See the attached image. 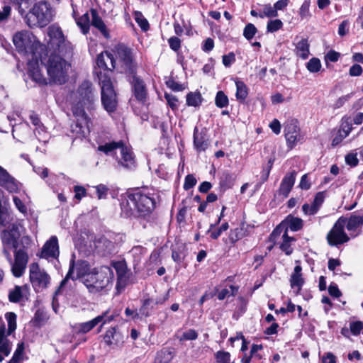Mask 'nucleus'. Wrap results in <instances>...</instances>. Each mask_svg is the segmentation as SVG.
Returning a JSON list of instances; mask_svg holds the SVG:
<instances>
[{"instance_id": "obj_1", "label": "nucleus", "mask_w": 363, "mask_h": 363, "mask_svg": "<svg viewBox=\"0 0 363 363\" xmlns=\"http://www.w3.org/2000/svg\"><path fill=\"white\" fill-rule=\"evenodd\" d=\"M155 199L147 188L128 191L121 202V214L126 218L145 217L155 208Z\"/></svg>"}, {"instance_id": "obj_2", "label": "nucleus", "mask_w": 363, "mask_h": 363, "mask_svg": "<svg viewBox=\"0 0 363 363\" xmlns=\"http://www.w3.org/2000/svg\"><path fill=\"white\" fill-rule=\"evenodd\" d=\"M65 57L59 52H52L45 62L50 80L55 84H64L68 79V71L71 64Z\"/></svg>"}, {"instance_id": "obj_3", "label": "nucleus", "mask_w": 363, "mask_h": 363, "mask_svg": "<svg viewBox=\"0 0 363 363\" xmlns=\"http://www.w3.org/2000/svg\"><path fill=\"white\" fill-rule=\"evenodd\" d=\"M31 240L28 236H23L21 238L22 247L14 250V260L12 259L9 252V247L3 246V254L9 262L11 272L15 277H21L25 272L28 262V255L26 249L30 246Z\"/></svg>"}, {"instance_id": "obj_4", "label": "nucleus", "mask_w": 363, "mask_h": 363, "mask_svg": "<svg viewBox=\"0 0 363 363\" xmlns=\"http://www.w3.org/2000/svg\"><path fill=\"white\" fill-rule=\"evenodd\" d=\"M113 278L112 269L101 266L85 274L83 277V283L90 293L96 294L106 289Z\"/></svg>"}, {"instance_id": "obj_5", "label": "nucleus", "mask_w": 363, "mask_h": 363, "mask_svg": "<svg viewBox=\"0 0 363 363\" xmlns=\"http://www.w3.org/2000/svg\"><path fill=\"white\" fill-rule=\"evenodd\" d=\"M53 16L50 4L48 1H40L35 3L26 14L25 21L30 28H43L49 24Z\"/></svg>"}, {"instance_id": "obj_6", "label": "nucleus", "mask_w": 363, "mask_h": 363, "mask_svg": "<svg viewBox=\"0 0 363 363\" xmlns=\"http://www.w3.org/2000/svg\"><path fill=\"white\" fill-rule=\"evenodd\" d=\"M48 35L50 40L48 43V48L53 52H59L65 57H72L73 55V46L71 43L66 40L61 28L57 25L48 27Z\"/></svg>"}, {"instance_id": "obj_7", "label": "nucleus", "mask_w": 363, "mask_h": 363, "mask_svg": "<svg viewBox=\"0 0 363 363\" xmlns=\"http://www.w3.org/2000/svg\"><path fill=\"white\" fill-rule=\"evenodd\" d=\"M99 80L101 89V104L107 112L112 113L116 109L118 101L111 77L105 73H100Z\"/></svg>"}, {"instance_id": "obj_8", "label": "nucleus", "mask_w": 363, "mask_h": 363, "mask_svg": "<svg viewBox=\"0 0 363 363\" xmlns=\"http://www.w3.org/2000/svg\"><path fill=\"white\" fill-rule=\"evenodd\" d=\"M77 103L73 106H78L84 110L94 108L98 101L97 92L94 89L91 82L85 80L78 87L75 94Z\"/></svg>"}, {"instance_id": "obj_9", "label": "nucleus", "mask_w": 363, "mask_h": 363, "mask_svg": "<svg viewBox=\"0 0 363 363\" xmlns=\"http://www.w3.org/2000/svg\"><path fill=\"white\" fill-rule=\"evenodd\" d=\"M5 318L8 323V329L6 331L4 322L0 323V353L7 357L11 351L12 344L6 336L11 335L16 330L17 315L13 312H7Z\"/></svg>"}, {"instance_id": "obj_10", "label": "nucleus", "mask_w": 363, "mask_h": 363, "mask_svg": "<svg viewBox=\"0 0 363 363\" xmlns=\"http://www.w3.org/2000/svg\"><path fill=\"white\" fill-rule=\"evenodd\" d=\"M13 43L17 51L23 55H33L37 49V40L32 33L22 30L13 37Z\"/></svg>"}, {"instance_id": "obj_11", "label": "nucleus", "mask_w": 363, "mask_h": 363, "mask_svg": "<svg viewBox=\"0 0 363 363\" xmlns=\"http://www.w3.org/2000/svg\"><path fill=\"white\" fill-rule=\"evenodd\" d=\"M76 121L71 125V132L74 138L83 139L89 133V118L83 108L78 106L72 108Z\"/></svg>"}, {"instance_id": "obj_12", "label": "nucleus", "mask_w": 363, "mask_h": 363, "mask_svg": "<svg viewBox=\"0 0 363 363\" xmlns=\"http://www.w3.org/2000/svg\"><path fill=\"white\" fill-rule=\"evenodd\" d=\"M116 52L119 60L121 72H125L127 75L136 74L137 65L132 50L123 44H119L116 47Z\"/></svg>"}, {"instance_id": "obj_13", "label": "nucleus", "mask_w": 363, "mask_h": 363, "mask_svg": "<svg viewBox=\"0 0 363 363\" xmlns=\"http://www.w3.org/2000/svg\"><path fill=\"white\" fill-rule=\"evenodd\" d=\"M284 133L289 149L294 147L298 143L303 141V135L301 133L298 121L295 118H289L284 124Z\"/></svg>"}, {"instance_id": "obj_14", "label": "nucleus", "mask_w": 363, "mask_h": 363, "mask_svg": "<svg viewBox=\"0 0 363 363\" xmlns=\"http://www.w3.org/2000/svg\"><path fill=\"white\" fill-rule=\"evenodd\" d=\"M30 281L34 290L40 292L46 289L50 283L49 275L43 270H40L38 263L30 265Z\"/></svg>"}, {"instance_id": "obj_15", "label": "nucleus", "mask_w": 363, "mask_h": 363, "mask_svg": "<svg viewBox=\"0 0 363 363\" xmlns=\"http://www.w3.org/2000/svg\"><path fill=\"white\" fill-rule=\"evenodd\" d=\"M346 219L340 218L327 235V240L330 245L337 246L347 242L350 238L345 233Z\"/></svg>"}, {"instance_id": "obj_16", "label": "nucleus", "mask_w": 363, "mask_h": 363, "mask_svg": "<svg viewBox=\"0 0 363 363\" xmlns=\"http://www.w3.org/2000/svg\"><path fill=\"white\" fill-rule=\"evenodd\" d=\"M128 76L135 97L138 101L144 102L147 94V87L144 81L137 76L136 74H130Z\"/></svg>"}, {"instance_id": "obj_17", "label": "nucleus", "mask_w": 363, "mask_h": 363, "mask_svg": "<svg viewBox=\"0 0 363 363\" xmlns=\"http://www.w3.org/2000/svg\"><path fill=\"white\" fill-rule=\"evenodd\" d=\"M112 267L116 272L117 284L116 289L118 291L124 289L129 279V271L126 262L124 260L113 262Z\"/></svg>"}, {"instance_id": "obj_18", "label": "nucleus", "mask_w": 363, "mask_h": 363, "mask_svg": "<svg viewBox=\"0 0 363 363\" xmlns=\"http://www.w3.org/2000/svg\"><path fill=\"white\" fill-rule=\"evenodd\" d=\"M59 254L58 240L55 235H53L44 244L40 257L45 259L57 258Z\"/></svg>"}, {"instance_id": "obj_19", "label": "nucleus", "mask_w": 363, "mask_h": 363, "mask_svg": "<svg viewBox=\"0 0 363 363\" xmlns=\"http://www.w3.org/2000/svg\"><path fill=\"white\" fill-rule=\"evenodd\" d=\"M194 146L198 152L205 151L208 147V139L207 138V130L203 128L199 131L196 126L194 129Z\"/></svg>"}, {"instance_id": "obj_20", "label": "nucleus", "mask_w": 363, "mask_h": 363, "mask_svg": "<svg viewBox=\"0 0 363 363\" xmlns=\"http://www.w3.org/2000/svg\"><path fill=\"white\" fill-rule=\"evenodd\" d=\"M96 252L101 256H108L115 252V243L104 236H101L95 241Z\"/></svg>"}, {"instance_id": "obj_21", "label": "nucleus", "mask_w": 363, "mask_h": 363, "mask_svg": "<svg viewBox=\"0 0 363 363\" xmlns=\"http://www.w3.org/2000/svg\"><path fill=\"white\" fill-rule=\"evenodd\" d=\"M104 341L108 347H118L123 343V336L116 328H111L106 330Z\"/></svg>"}, {"instance_id": "obj_22", "label": "nucleus", "mask_w": 363, "mask_h": 363, "mask_svg": "<svg viewBox=\"0 0 363 363\" xmlns=\"http://www.w3.org/2000/svg\"><path fill=\"white\" fill-rule=\"evenodd\" d=\"M29 291L26 285L15 286L9 292V300L11 303H19L28 299Z\"/></svg>"}, {"instance_id": "obj_23", "label": "nucleus", "mask_w": 363, "mask_h": 363, "mask_svg": "<svg viewBox=\"0 0 363 363\" xmlns=\"http://www.w3.org/2000/svg\"><path fill=\"white\" fill-rule=\"evenodd\" d=\"M105 315L106 314L104 313L101 315H98L97 317L87 322L76 323L72 326V329L77 333L85 334L91 331L99 323L102 322Z\"/></svg>"}, {"instance_id": "obj_24", "label": "nucleus", "mask_w": 363, "mask_h": 363, "mask_svg": "<svg viewBox=\"0 0 363 363\" xmlns=\"http://www.w3.org/2000/svg\"><path fill=\"white\" fill-rule=\"evenodd\" d=\"M121 157H116L118 164L127 169H131L135 167V159L131 150L124 143L120 150Z\"/></svg>"}, {"instance_id": "obj_25", "label": "nucleus", "mask_w": 363, "mask_h": 363, "mask_svg": "<svg viewBox=\"0 0 363 363\" xmlns=\"http://www.w3.org/2000/svg\"><path fill=\"white\" fill-rule=\"evenodd\" d=\"M90 13L91 16V26L96 28L106 39H109V31L98 11L94 9H91Z\"/></svg>"}, {"instance_id": "obj_26", "label": "nucleus", "mask_w": 363, "mask_h": 363, "mask_svg": "<svg viewBox=\"0 0 363 363\" xmlns=\"http://www.w3.org/2000/svg\"><path fill=\"white\" fill-rule=\"evenodd\" d=\"M296 172L293 171L292 172L285 175L283 178L279 192V194L282 195L284 198L288 197L291 189L293 188L296 180Z\"/></svg>"}, {"instance_id": "obj_27", "label": "nucleus", "mask_w": 363, "mask_h": 363, "mask_svg": "<svg viewBox=\"0 0 363 363\" xmlns=\"http://www.w3.org/2000/svg\"><path fill=\"white\" fill-rule=\"evenodd\" d=\"M0 186L9 192H15L18 189L14 178L1 167H0Z\"/></svg>"}, {"instance_id": "obj_28", "label": "nucleus", "mask_w": 363, "mask_h": 363, "mask_svg": "<svg viewBox=\"0 0 363 363\" xmlns=\"http://www.w3.org/2000/svg\"><path fill=\"white\" fill-rule=\"evenodd\" d=\"M302 267L300 264L295 266L294 272L291 275L290 285L294 289H296V294H298L303 285L304 284V279L302 277Z\"/></svg>"}, {"instance_id": "obj_29", "label": "nucleus", "mask_w": 363, "mask_h": 363, "mask_svg": "<svg viewBox=\"0 0 363 363\" xmlns=\"http://www.w3.org/2000/svg\"><path fill=\"white\" fill-rule=\"evenodd\" d=\"M124 142L123 140L111 141L101 144L98 146V151L104 152L106 155L115 157L116 151L121 150Z\"/></svg>"}, {"instance_id": "obj_30", "label": "nucleus", "mask_w": 363, "mask_h": 363, "mask_svg": "<svg viewBox=\"0 0 363 363\" xmlns=\"http://www.w3.org/2000/svg\"><path fill=\"white\" fill-rule=\"evenodd\" d=\"M362 225L363 215H354L349 218L346 228L348 231L351 232V236L354 238L360 233L361 230L359 228H360Z\"/></svg>"}, {"instance_id": "obj_31", "label": "nucleus", "mask_w": 363, "mask_h": 363, "mask_svg": "<svg viewBox=\"0 0 363 363\" xmlns=\"http://www.w3.org/2000/svg\"><path fill=\"white\" fill-rule=\"evenodd\" d=\"M96 65L99 67L104 69H114L116 67V60L112 53L106 52L105 55L101 53L97 56Z\"/></svg>"}, {"instance_id": "obj_32", "label": "nucleus", "mask_w": 363, "mask_h": 363, "mask_svg": "<svg viewBox=\"0 0 363 363\" xmlns=\"http://www.w3.org/2000/svg\"><path fill=\"white\" fill-rule=\"evenodd\" d=\"M28 76L39 84H47V80L39 68L37 62L28 63Z\"/></svg>"}, {"instance_id": "obj_33", "label": "nucleus", "mask_w": 363, "mask_h": 363, "mask_svg": "<svg viewBox=\"0 0 363 363\" xmlns=\"http://www.w3.org/2000/svg\"><path fill=\"white\" fill-rule=\"evenodd\" d=\"M1 238L3 246H6V247L12 249H19L22 247L21 239L8 232L4 230L1 234Z\"/></svg>"}, {"instance_id": "obj_34", "label": "nucleus", "mask_w": 363, "mask_h": 363, "mask_svg": "<svg viewBox=\"0 0 363 363\" xmlns=\"http://www.w3.org/2000/svg\"><path fill=\"white\" fill-rule=\"evenodd\" d=\"M282 221L286 227V232L287 233L289 228L292 231H298L303 227V220L291 215L286 216Z\"/></svg>"}, {"instance_id": "obj_35", "label": "nucleus", "mask_w": 363, "mask_h": 363, "mask_svg": "<svg viewBox=\"0 0 363 363\" xmlns=\"http://www.w3.org/2000/svg\"><path fill=\"white\" fill-rule=\"evenodd\" d=\"M77 26L80 28L81 32L84 35H86L89 32L91 21L88 12L83 14L82 16L77 18L75 21Z\"/></svg>"}, {"instance_id": "obj_36", "label": "nucleus", "mask_w": 363, "mask_h": 363, "mask_svg": "<svg viewBox=\"0 0 363 363\" xmlns=\"http://www.w3.org/2000/svg\"><path fill=\"white\" fill-rule=\"evenodd\" d=\"M236 85V93L235 96L237 100L242 102L244 101L248 95V88L247 85L241 80L237 79L235 81Z\"/></svg>"}, {"instance_id": "obj_37", "label": "nucleus", "mask_w": 363, "mask_h": 363, "mask_svg": "<svg viewBox=\"0 0 363 363\" xmlns=\"http://www.w3.org/2000/svg\"><path fill=\"white\" fill-rule=\"evenodd\" d=\"M282 238L283 242L280 245V249L285 252L286 255H290L293 252L291 242L296 241V239L294 237L289 236L287 232L283 234Z\"/></svg>"}, {"instance_id": "obj_38", "label": "nucleus", "mask_w": 363, "mask_h": 363, "mask_svg": "<svg viewBox=\"0 0 363 363\" xmlns=\"http://www.w3.org/2000/svg\"><path fill=\"white\" fill-rule=\"evenodd\" d=\"M25 344L21 342L18 343L17 347L13 354L12 358L8 363H22L24 360Z\"/></svg>"}, {"instance_id": "obj_39", "label": "nucleus", "mask_w": 363, "mask_h": 363, "mask_svg": "<svg viewBox=\"0 0 363 363\" xmlns=\"http://www.w3.org/2000/svg\"><path fill=\"white\" fill-rule=\"evenodd\" d=\"M296 54L303 59H306L309 55V44L306 39H301L296 45Z\"/></svg>"}, {"instance_id": "obj_40", "label": "nucleus", "mask_w": 363, "mask_h": 363, "mask_svg": "<svg viewBox=\"0 0 363 363\" xmlns=\"http://www.w3.org/2000/svg\"><path fill=\"white\" fill-rule=\"evenodd\" d=\"M74 262L73 260L70 262L69 271H68L65 278L61 281V283H60V286H58L57 289L55 291V296H57V295H59L61 293V290L62 289L64 286L66 284V283L67 282L68 279H77V278L79 277V274H77L76 277L72 276V274H73V272H74Z\"/></svg>"}, {"instance_id": "obj_41", "label": "nucleus", "mask_w": 363, "mask_h": 363, "mask_svg": "<svg viewBox=\"0 0 363 363\" xmlns=\"http://www.w3.org/2000/svg\"><path fill=\"white\" fill-rule=\"evenodd\" d=\"M29 118L31 121V123L35 127V130L38 131V133L45 131V127L41 122L39 116L35 112L30 111Z\"/></svg>"}, {"instance_id": "obj_42", "label": "nucleus", "mask_w": 363, "mask_h": 363, "mask_svg": "<svg viewBox=\"0 0 363 363\" xmlns=\"http://www.w3.org/2000/svg\"><path fill=\"white\" fill-rule=\"evenodd\" d=\"M215 104L220 108L228 106L229 104L228 96L223 91H218L215 98Z\"/></svg>"}, {"instance_id": "obj_43", "label": "nucleus", "mask_w": 363, "mask_h": 363, "mask_svg": "<svg viewBox=\"0 0 363 363\" xmlns=\"http://www.w3.org/2000/svg\"><path fill=\"white\" fill-rule=\"evenodd\" d=\"M352 129V119L350 116H345L341 120L340 128L339 131L348 135Z\"/></svg>"}, {"instance_id": "obj_44", "label": "nucleus", "mask_w": 363, "mask_h": 363, "mask_svg": "<svg viewBox=\"0 0 363 363\" xmlns=\"http://www.w3.org/2000/svg\"><path fill=\"white\" fill-rule=\"evenodd\" d=\"M201 104V96L199 93L190 92L186 96V104L189 106H199Z\"/></svg>"}, {"instance_id": "obj_45", "label": "nucleus", "mask_w": 363, "mask_h": 363, "mask_svg": "<svg viewBox=\"0 0 363 363\" xmlns=\"http://www.w3.org/2000/svg\"><path fill=\"white\" fill-rule=\"evenodd\" d=\"M278 16V12L276 11V9L272 6L270 4H266L264 6L263 10L259 13V17L263 18H275Z\"/></svg>"}, {"instance_id": "obj_46", "label": "nucleus", "mask_w": 363, "mask_h": 363, "mask_svg": "<svg viewBox=\"0 0 363 363\" xmlns=\"http://www.w3.org/2000/svg\"><path fill=\"white\" fill-rule=\"evenodd\" d=\"M134 18L138 26L144 31L149 29V23L146 18H144L143 13L140 11H135L133 13Z\"/></svg>"}, {"instance_id": "obj_47", "label": "nucleus", "mask_w": 363, "mask_h": 363, "mask_svg": "<svg viewBox=\"0 0 363 363\" xmlns=\"http://www.w3.org/2000/svg\"><path fill=\"white\" fill-rule=\"evenodd\" d=\"M234 181L235 178L232 174L228 172H225L220 178V185L224 189H229L233 186Z\"/></svg>"}, {"instance_id": "obj_48", "label": "nucleus", "mask_w": 363, "mask_h": 363, "mask_svg": "<svg viewBox=\"0 0 363 363\" xmlns=\"http://www.w3.org/2000/svg\"><path fill=\"white\" fill-rule=\"evenodd\" d=\"M244 230L242 228H236L230 230L229 234V240L231 243H235L244 236Z\"/></svg>"}, {"instance_id": "obj_49", "label": "nucleus", "mask_w": 363, "mask_h": 363, "mask_svg": "<svg viewBox=\"0 0 363 363\" xmlns=\"http://www.w3.org/2000/svg\"><path fill=\"white\" fill-rule=\"evenodd\" d=\"M257 32V29L255 25L250 23L245 26L243 30V35L247 40H250L254 38Z\"/></svg>"}, {"instance_id": "obj_50", "label": "nucleus", "mask_w": 363, "mask_h": 363, "mask_svg": "<svg viewBox=\"0 0 363 363\" xmlns=\"http://www.w3.org/2000/svg\"><path fill=\"white\" fill-rule=\"evenodd\" d=\"M28 130V124H20L18 125H13L12 128V135L13 138L16 139L18 141H21V138H22V136L21 135L20 133L23 132V130Z\"/></svg>"}, {"instance_id": "obj_51", "label": "nucleus", "mask_w": 363, "mask_h": 363, "mask_svg": "<svg viewBox=\"0 0 363 363\" xmlns=\"http://www.w3.org/2000/svg\"><path fill=\"white\" fill-rule=\"evenodd\" d=\"M282 232H284V233L286 232V227L283 221H281L270 234L269 240L271 242H276L277 239L279 237Z\"/></svg>"}, {"instance_id": "obj_52", "label": "nucleus", "mask_w": 363, "mask_h": 363, "mask_svg": "<svg viewBox=\"0 0 363 363\" xmlns=\"http://www.w3.org/2000/svg\"><path fill=\"white\" fill-rule=\"evenodd\" d=\"M306 67L308 70L311 72L315 73L318 72L320 67L321 63L318 58L313 57L311 58L307 63Z\"/></svg>"}, {"instance_id": "obj_53", "label": "nucleus", "mask_w": 363, "mask_h": 363, "mask_svg": "<svg viewBox=\"0 0 363 363\" xmlns=\"http://www.w3.org/2000/svg\"><path fill=\"white\" fill-rule=\"evenodd\" d=\"M198 337L197 332L194 329H189L184 332L181 336H177L179 341L194 340Z\"/></svg>"}, {"instance_id": "obj_54", "label": "nucleus", "mask_w": 363, "mask_h": 363, "mask_svg": "<svg viewBox=\"0 0 363 363\" xmlns=\"http://www.w3.org/2000/svg\"><path fill=\"white\" fill-rule=\"evenodd\" d=\"M283 26V23L279 19L271 20L267 23V30L269 33H274L279 29H281Z\"/></svg>"}, {"instance_id": "obj_55", "label": "nucleus", "mask_w": 363, "mask_h": 363, "mask_svg": "<svg viewBox=\"0 0 363 363\" xmlns=\"http://www.w3.org/2000/svg\"><path fill=\"white\" fill-rule=\"evenodd\" d=\"M218 363H228L230 360V354L228 352L218 351L216 354Z\"/></svg>"}, {"instance_id": "obj_56", "label": "nucleus", "mask_w": 363, "mask_h": 363, "mask_svg": "<svg viewBox=\"0 0 363 363\" xmlns=\"http://www.w3.org/2000/svg\"><path fill=\"white\" fill-rule=\"evenodd\" d=\"M48 320L45 313L41 310H37L34 315V321L36 324L40 325L44 324Z\"/></svg>"}, {"instance_id": "obj_57", "label": "nucleus", "mask_w": 363, "mask_h": 363, "mask_svg": "<svg viewBox=\"0 0 363 363\" xmlns=\"http://www.w3.org/2000/svg\"><path fill=\"white\" fill-rule=\"evenodd\" d=\"M325 198V192L319 191L315 194L312 204L319 210L323 203L324 202Z\"/></svg>"}, {"instance_id": "obj_58", "label": "nucleus", "mask_w": 363, "mask_h": 363, "mask_svg": "<svg viewBox=\"0 0 363 363\" xmlns=\"http://www.w3.org/2000/svg\"><path fill=\"white\" fill-rule=\"evenodd\" d=\"M196 182L197 181L193 174H188L185 177L183 187L185 190H189L196 184Z\"/></svg>"}, {"instance_id": "obj_59", "label": "nucleus", "mask_w": 363, "mask_h": 363, "mask_svg": "<svg viewBox=\"0 0 363 363\" xmlns=\"http://www.w3.org/2000/svg\"><path fill=\"white\" fill-rule=\"evenodd\" d=\"M228 227L227 222L223 223L217 230L211 232V238L213 240L218 239L223 232L228 229Z\"/></svg>"}, {"instance_id": "obj_60", "label": "nucleus", "mask_w": 363, "mask_h": 363, "mask_svg": "<svg viewBox=\"0 0 363 363\" xmlns=\"http://www.w3.org/2000/svg\"><path fill=\"white\" fill-rule=\"evenodd\" d=\"M164 97L168 105L172 110H177L178 108V99L175 96L165 93Z\"/></svg>"}, {"instance_id": "obj_61", "label": "nucleus", "mask_w": 363, "mask_h": 363, "mask_svg": "<svg viewBox=\"0 0 363 363\" xmlns=\"http://www.w3.org/2000/svg\"><path fill=\"white\" fill-rule=\"evenodd\" d=\"M96 195L99 199H106L108 195V188L104 184L96 186Z\"/></svg>"}, {"instance_id": "obj_62", "label": "nucleus", "mask_w": 363, "mask_h": 363, "mask_svg": "<svg viewBox=\"0 0 363 363\" xmlns=\"http://www.w3.org/2000/svg\"><path fill=\"white\" fill-rule=\"evenodd\" d=\"M350 328L354 335H358L363 329V323L361 321L352 322L350 325Z\"/></svg>"}, {"instance_id": "obj_63", "label": "nucleus", "mask_w": 363, "mask_h": 363, "mask_svg": "<svg viewBox=\"0 0 363 363\" xmlns=\"http://www.w3.org/2000/svg\"><path fill=\"white\" fill-rule=\"evenodd\" d=\"M168 43L170 48L175 52L178 51L181 48V40L177 37L173 36L169 38Z\"/></svg>"}, {"instance_id": "obj_64", "label": "nucleus", "mask_w": 363, "mask_h": 363, "mask_svg": "<svg viewBox=\"0 0 363 363\" xmlns=\"http://www.w3.org/2000/svg\"><path fill=\"white\" fill-rule=\"evenodd\" d=\"M350 21L348 20H344L339 25L338 34L340 36H345L349 31Z\"/></svg>"}]
</instances>
